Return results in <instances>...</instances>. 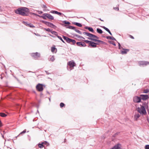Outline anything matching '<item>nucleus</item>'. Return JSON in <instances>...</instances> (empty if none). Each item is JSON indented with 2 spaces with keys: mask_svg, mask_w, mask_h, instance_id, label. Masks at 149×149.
<instances>
[{
  "mask_svg": "<svg viewBox=\"0 0 149 149\" xmlns=\"http://www.w3.org/2000/svg\"><path fill=\"white\" fill-rule=\"evenodd\" d=\"M133 101L135 103H139L141 101L140 96H135L133 98Z\"/></svg>",
  "mask_w": 149,
  "mask_h": 149,
  "instance_id": "7",
  "label": "nucleus"
},
{
  "mask_svg": "<svg viewBox=\"0 0 149 149\" xmlns=\"http://www.w3.org/2000/svg\"><path fill=\"white\" fill-rule=\"evenodd\" d=\"M45 24L49 26L52 28L54 29H56V26L53 24L52 23L48 22H46L45 23Z\"/></svg>",
  "mask_w": 149,
  "mask_h": 149,
  "instance_id": "13",
  "label": "nucleus"
},
{
  "mask_svg": "<svg viewBox=\"0 0 149 149\" xmlns=\"http://www.w3.org/2000/svg\"><path fill=\"white\" fill-rule=\"evenodd\" d=\"M36 88L39 91H42L43 90V85L40 84H38L36 86Z\"/></svg>",
  "mask_w": 149,
  "mask_h": 149,
  "instance_id": "6",
  "label": "nucleus"
},
{
  "mask_svg": "<svg viewBox=\"0 0 149 149\" xmlns=\"http://www.w3.org/2000/svg\"><path fill=\"white\" fill-rule=\"evenodd\" d=\"M24 23L26 25H28L31 27H34L33 25L31 24H28L26 22H24Z\"/></svg>",
  "mask_w": 149,
  "mask_h": 149,
  "instance_id": "25",
  "label": "nucleus"
},
{
  "mask_svg": "<svg viewBox=\"0 0 149 149\" xmlns=\"http://www.w3.org/2000/svg\"><path fill=\"white\" fill-rule=\"evenodd\" d=\"M73 30H74L76 32H77V33L80 34H81V32L80 31L76 29L75 28Z\"/></svg>",
  "mask_w": 149,
  "mask_h": 149,
  "instance_id": "31",
  "label": "nucleus"
},
{
  "mask_svg": "<svg viewBox=\"0 0 149 149\" xmlns=\"http://www.w3.org/2000/svg\"><path fill=\"white\" fill-rule=\"evenodd\" d=\"M51 33L52 34H54V35L56 36L57 37V36H58V34H57V33L56 31H52Z\"/></svg>",
  "mask_w": 149,
  "mask_h": 149,
  "instance_id": "29",
  "label": "nucleus"
},
{
  "mask_svg": "<svg viewBox=\"0 0 149 149\" xmlns=\"http://www.w3.org/2000/svg\"><path fill=\"white\" fill-rule=\"evenodd\" d=\"M47 18L51 20H53L54 19V17L51 15L48 14Z\"/></svg>",
  "mask_w": 149,
  "mask_h": 149,
  "instance_id": "23",
  "label": "nucleus"
},
{
  "mask_svg": "<svg viewBox=\"0 0 149 149\" xmlns=\"http://www.w3.org/2000/svg\"><path fill=\"white\" fill-rule=\"evenodd\" d=\"M110 43L112 44L114 46H116V45L115 43L113 42H110Z\"/></svg>",
  "mask_w": 149,
  "mask_h": 149,
  "instance_id": "42",
  "label": "nucleus"
},
{
  "mask_svg": "<svg viewBox=\"0 0 149 149\" xmlns=\"http://www.w3.org/2000/svg\"><path fill=\"white\" fill-rule=\"evenodd\" d=\"M82 38H83V39H85V38H83V37H82Z\"/></svg>",
  "mask_w": 149,
  "mask_h": 149,
  "instance_id": "61",
  "label": "nucleus"
},
{
  "mask_svg": "<svg viewBox=\"0 0 149 149\" xmlns=\"http://www.w3.org/2000/svg\"><path fill=\"white\" fill-rule=\"evenodd\" d=\"M48 14L44 13L42 15V17L44 19H46L47 17V18Z\"/></svg>",
  "mask_w": 149,
  "mask_h": 149,
  "instance_id": "22",
  "label": "nucleus"
},
{
  "mask_svg": "<svg viewBox=\"0 0 149 149\" xmlns=\"http://www.w3.org/2000/svg\"><path fill=\"white\" fill-rule=\"evenodd\" d=\"M26 132V130H24L22 132L20 133L19 134V135H20V134H24Z\"/></svg>",
  "mask_w": 149,
  "mask_h": 149,
  "instance_id": "41",
  "label": "nucleus"
},
{
  "mask_svg": "<svg viewBox=\"0 0 149 149\" xmlns=\"http://www.w3.org/2000/svg\"><path fill=\"white\" fill-rule=\"evenodd\" d=\"M147 120H148V122L149 123V118L147 119Z\"/></svg>",
  "mask_w": 149,
  "mask_h": 149,
  "instance_id": "57",
  "label": "nucleus"
},
{
  "mask_svg": "<svg viewBox=\"0 0 149 149\" xmlns=\"http://www.w3.org/2000/svg\"><path fill=\"white\" fill-rule=\"evenodd\" d=\"M137 111L141 114L145 115L146 113L145 108L143 106H141V107H138Z\"/></svg>",
  "mask_w": 149,
  "mask_h": 149,
  "instance_id": "3",
  "label": "nucleus"
},
{
  "mask_svg": "<svg viewBox=\"0 0 149 149\" xmlns=\"http://www.w3.org/2000/svg\"><path fill=\"white\" fill-rule=\"evenodd\" d=\"M56 49V48L55 47H52L51 48V50L52 52H54L55 50Z\"/></svg>",
  "mask_w": 149,
  "mask_h": 149,
  "instance_id": "33",
  "label": "nucleus"
},
{
  "mask_svg": "<svg viewBox=\"0 0 149 149\" xmlns=\"http://www.w3.org/2000/svg\"><path fill=\"white\" fill-rule=\"evenodd\" d=\"M64 104L62 102L60 104V106L61 107H63L64 106Z\"/></svg>",
  "mask_w": 149,
  "mask_h": 149,
  "instance_id": "39",
  "label": "nucleus"
},
{
  "mask_svg": "<svg viewBox=\"0 0 149 149\" xmlns=\"http://www.w3.org/2000/svg\"><path fill=\"white\" fill-rule=\"evenodd\" d=\"M49 100L50 101V98H49Z\"/></svg>",
  "mask_w": 149,
  "mask_h": 149,
  "instance_id": "63",
  "label": "nucleus"
},
{
  "mask_svg": "<svg viewBox=\"0 0 149 149\" xmlns=\"http://www.w3.org/2000/svg\"><path fill=\"white\" fill-rule=\"evenodd\" d=\"M149 92V90L148 89H146L144 90L143 93H147Z\"/></svg>",
  "mask_w": 149,
  "mask_h": 149,
  "instance_id": "34",
  "label": "nucleus"
},
{
  "mask_svg": "<svg viewBox=\"0 0 149 149\" xmlns=\"http://www.w3.org/2000/svg\"><path fill=\"white\" fill-rule=\"evenodd\" d=\"M129 51V49H123V50L121 51V53L122 54H126L127 52Z\"/></svg>",
  "mask_w": 149,
  "mask_h": 149,
  "instance_id": "18",
  "label": "nucleus"
},
{
  "mask_svg": "<svg viewBox=\"0 0 149 149\" xmlns=\"http://www.w3.org/2000/svg\"><path fill=\"white\" fill-rule=\"evenodd\" d=\"M146 104V102H145V103H143V105H145V104Z\"/></svg>",
  "mask_w": 149,
  "mask_h": 149,
  "instance_id": "55",
  "label": "nucleus"
},
{
  "mask_svg": "<svg viewBox=\"0 0 149 149\" xmlns=\"http://www.w3.org/2000/svg\"><path fill=\"white\" fill-rule=\"evenodd\" d=\"M145 149H149V145H147L146 146Z\"/></svg>",
  "mask_w": 149,
  "mask_h": 149,
  "instance_id": "40",
  "label": "nucleus"
},
{
  "mask_svg": "<svg viewBox=\"0 0 149 149\" xmlns=\"http://www.w3.org/2000/svg\"><path fill=\"white\" fill-rule=\"evenodd\" d=\"M105 30H106L107 31H108V30H109V29L107 28H105Z\"/></svg>",
  "mask_w": 149,
  "mask_h": 149,
  "instance_id": "50",
  "label": "nucleus"
},
{
  "mask_svg": "<svg viewBox=\"0 0 149 149\" xmlns=\"http://www.w3.org/2000/svg\"><path fill=\"white\" fill-rule=\"evenodd\" d=\"M129 37L130 38H131L132 39H134V37L132 36L131 35H129Z\"/></svg>",
  "mask_w": 149,
  "mask_h": 149,
  "instance_id": "45",
  "label": "nucleus"
},
{
  "mask_svg": "<svg viewBox=\"0 0 149 149\" xmlns=\"http://www.w3.org/2000/svg\"><path fill=\"white\" fill-rule=\"evenodd\" d=\"M48 143L46 141L42 142L41 143H39L38 144V149H45V145H47Z\"/></svg>",
  "mask_w": 149,
  "mask_h": 149,
  "instance_id": "4",
  "label": "nucleus"
},
{
  "mask_svg": "<svg viewBox=\"0 0 149 149\" xmlns=\"http://www.w3.org/2000/svg\"><path fill=\"white\" fill-rule=\"evenodd\" d=\"M0 116L2 117H5L7 116V115L3 113H0Z\"/></svg>",
  "mask_w": 149,
  "mask_h": 149,
  "instance_id": "27",
  "label": "nucleus"
},
{
  "mask_svg": "<svg viewBox=\"0 0 149 149\" xmlns=\"http://www.w3.org/2000/svg\"><path fill=\"white\" fill-rule=\"evenodd\" d=\"M84 35L91 38H93L94 36V35L93 34L87 32H84Z\"/></svg>",
  "mask_w": 149,
  "mask_h": 149,
  "instance_id": "15",
  "label": "nucleus"
},
{
  "mask_svg": "<svg viewBox=\"0 0 149 149\" xmlns=\"http://www.w3.org/2000/svg\"><path fill=\"white\" fill-rule=\"evenodd\" d=\"M140 115L139 113H136L134 116V118L136 120H137V119L140 117Z\"/></svg>",
  "mask_w": 149,
  "mask_h": 149,
  "instance_id": "20",
  "label": "nucleus"
},
{
  "mask_svg": "<svg viewBox=\"0 0 149 149\" xmlns=\"http://www.w3.org/2000/svg\"><path fill=\"white\" fill-rule=\"evenodd\" d=\"M118 46H119V49H121V46L120 44L119 43H118Z\"/></svg>",
  "mask_w": 149,
  "mask_h": 149,
  "instance_id": "48",
  "label": "nucleus"
},
{
  "mask_svg": "<svg viewBox=\"0 0 149 149\" xmlns=\"http://www.w3.org/2000/svg\"><path fill=\"white\" fill-rule=\"evenodd\" d=\"M93 38H96V39H98L99 38H98V37H97V36H95V35H94V36Z\"/></svg>",
  "mask_w": 149,
  "mask_h": 149,
  "instance_id": "46",
  "label": "nucleus"
},
{
  "mask_svg": "<svg viewBox=\"0 0 149 149\" xmlns=\"http://www.w3.org/2000/svg\"><path fill=\"white\" fill-rule=\"evenodd\" d=\"M65 26L66 27V28H68V29H73V30L74 29H75V27H74L72 26H67V25H66Z\"/></svg>",
  "mask_w": 149,
  "mask_h": 149,
  "instance_id": "24",
  "label": "nucleus"
},
{
  "mask_svg": "<svg viewBox=\"0 0 149 149\" xmlns=\"http://www.w3.org/2000/svg\"><path fill=\"white\" fill-rule=\"evenodd\" d=\"M68 65H69L70 68H73L76 65V64L73 61H70L68 63Z\"/></svg>",
  "mask_w": 149,
  "mask_h": 149,
  "instance_id": "12",
  "label": "nucleus"
},
{
  "mask_svg": "<svg viewBox=\"0 0 149 149\" xmlns=\"http://www.w3.org/2000/svg\"><path fill=\"white\" fill-rule=\"evenodd\" d=\"M77 45L80 47H84L86 46V44L84 42H77L76 43Z\"/></svg>",
  "mask_w": 149,
  "mask_h": 149,
  "instance_id": "11",
  "label": "nucleus"
},
{
  "mask_svg": "<svg viewBox=\"0 0 149 149\" xmlns=\"http://www.w3.org/2000/svg\"><path fill=\"white\" fill-rule=\"evenodd\" d=\"M84 42L87 43L89 44V45L90 44V43H91V41H90L88 40H85L84 41Z\"/></svg>",
  "mask_w": 149,
  "mask_h": 149,
  "instance_id": "38",
  "label": "nucleus"
},
{
  "mask_svg": "<svg viewBox=\"0 0 149 149\" xmlns=\"http://www.w3.org/2000/svg\"><path fill=\"white\" fill-rule=\"evenodd\" d=\"M74 24L79 27H81L82 26V25L80 23H79L75 22L74 23Z\"/></svg>",
  "mask_w": 149,
  "mask_h": 149,
  "instance_id": "28",
  "label": "nucleus"
},
{
  "mask_svg": "<svg viewBox=\"0 0 149 149\" xmlns=\"http://www.w3.org/2000/svg\"><path fill=\"white\" fill-rule=\"evenodd\" d=\"M31 56L33 57L35 59H37L40 57V54L38 52L33 53L31 54Z\"/></svg>",
  "mask_w": 149,
  "mask_h": 149,
  "instance_id": "5",
  "label": "nucleus"
},
{
  "mask_svg": "<svg viewBox=\"0 0 149 149\" xmlns=\"http://www.w3.org/2000/svg\"><path fill=\"white\" fill-rule=\"evenodd\" d=\"M29 12V10L28 8L24 7L18 8L15 10L16 14L23 16H27Z\"/></svg>",
  "mask_w": 149,
  "mask_h": 149,
  "instance_id": "1",
  "label": "nucleus"
},
{
  "mask_svg": "<svg viewBox=\"0 0 149 149\" xmlns=\"http://www.w3.org/2000/svg\"><path fill=\"white\" fill-rule=\"evenodd\" d=\"M63 23L68 24H70V23L69 22H67L66 21H63Z\"/></svg>",
  "mask_w": 149,
  "mask_h": 149,
  "instance_id": "37",
  "label": "nucleus"
},
{
  "mask_svg": "<svg viewBox=\"0 0 149 149\" xmlns=\"http://www.w3.org/2000/svg\"><path fill=\"white\" fill-rule=\"evenodd\" d=\"M102 28H103L104 29H105V28H106V27L104 26H103L102 27Z\"/></svg>",
  "mask_w": 149,
  "mask_h": 149,
  "instance_id": "54",
  "label": "nucleus"
},
{
  "mask_svg": "<svg viewBox=\"0 0 149 149\" xmlns=\"http://www.w3.org/2000/svg\"><path fill=\"white\" fill-rule=\"evenodd\" d=\"M107 32L109 33L110 32V31H109V30H108V31H107Z\"/></svg>",
  "mask_w": 149,
  "mask_h": 149,
  "instance_id": "59",
  "label": "nucleus"
},
{
  "mask_svg": "<svg viewBox=\"0 0 149 149\" xmlns=\"http://www.w3.org/2000/svg\"><path fill=\"white\" fill-rule=\"evenodd\" d=\"M121 145L120 143H117L110 149H120L121 148Z\"/></svg>",
  "mask_w": 149,
  "mask_h": 149,
  "instance_id": "10",
  "label": "nucleus"
},
{
  "mask_svg": "<svg viewBox=\"0 0 149 149\" xmlns=\"http://www.w3.org/2000/svg\"><path fill=\"white\" fill-rule=\"evenodd\" d=\"M55 60V58H54V57L53 56H52L50 58L49 61H54Z\"/></svg>",
  "mask_w": 149,
  "mask_h": 149,
  "instance_id": "32",
  "label": "nucleus"
},
{
  "mask_svg": "<svg viewBox=\"0 0 149 149\" xmlns=\"http://www.w3.org/2000/svg\"><path fill=\"white\" fill-rule=\"evenodd\" d=\"M85 29H88L89 31L91 32L92 33H94V31L92 27H89L88 26H86L85 27Z\"/></svg>",
  "mask_w": 149,
  "mask_h": 149,
  "instance_id": "19",
  "label": "nucleus"
},
{
  "mask_svg": "<svg viewBox=\"0 0 149 149\" xmlns=\"http://www.w3.org/2000/svg\"><path fill=\"white\" fill-rule=\"evenodd\" d=\"M1 134L2 135V137H3V138H4V136L3 134H2L1 133Z\"/></svg>",
  "mask_w": 149,
  "mask_h": 149,
  "instance_id": "53",
  "label": "nucleus"
},
{
  "mask_svg": "<svg viewBox=\"0 0 149 149\" xmlns=\"http://www.w3.org/2000/svg\"><path fill=\"white\" fill-rule=\"evenodd\" d=\"M84 35L91 38H93L94 36V35L93 34L87 32H84Z\"/></svg>",
  "mask_w": 149,
  "mask_h": 149,
  "instance_id": "16",
  "label": "nucleus"
},
{
  "mask_svg": "<svg viewBox=\"0 0 149 149\" xmlns=\"http://www.w3.org/2000/svg\"><path fill=\"white\" fill-rule=\"evenodd\" d=\"M33 14H34V15H36V14H35V13H33Z\"/></svg>",
  "mask_w": 149,
  "mask_h": 149,
  "instance_id": "60",
  "label": "nucleus"
},
{
  "mask_svg": "<svg viewBox=\"0 0 149 149\" xmlns=\"http://www.w3.org/2000/svg\"><path fill=\"white\" fill-rule=\"evenodd\" d=\"M50 35V36H52V37H54V36H53L52 35H51V34H50V35Z\"/></svg>",
  "mask_w": 149,
  "mask_h": 149,
  "instance_id": "58",
  "label": "nucleus"
},
{
  "mask_svg": "<svg viewBox=\"0 0 149 149\" xmlns=\"http://www.w3.org/2000/svg\"><path fill=\"white\" fill-rule=\"evenodd\" d=\"M50 12L52 13H54L58 14L60 16H61L62 14V13L60 12H59L55 10H52Z\"/></svg>",
  "mask_w": 149,
  "mask_h": 149,
  "instance_id": "17",
  "label": "nucleus"
},
{
  "mask_svg": "<svg viewBox=\"0 0 149 149\" xmlns=\"http://www.w3.org/2000/svg\"><path fill=\"white\" fill-rule=\"evenodd\" d=\"M57 37L61 40L63 42L65 43V42L63 40L61 37L59 36H57Z\"/></svg>",
  "mask_w": 149,
  "mask_h": 149,
  "instance_id": "35",
  "label": "nucleus"
},
{
  "mask_svg": "<svg viewBox=\"0 0 149 149\" xmlns=\"http://www.w3.org/2000/svg\"><path fill=\"white\" fill-rule=\"evenodd\" d=\"M88 39L89 40L93 41L96 42H94L91 41L90 44L89 45V46H91L93 47H97L96 45H98L99 44L97 43H99L100 44H104L105 42L102 41L101 40H97L94 38H88Z\"/></svg>",
  "mask_w": 149,
  "mask_h": 149,
  "instance_id": "2",
  "label": "nucleus"
},
{
  "mask_svg": "<svg viewBox=\"0 0 149 149\" xmlns=\"http://www.w3.org/2000/svg\"><path fill=\"white\" fill-rule=\"evenodd\" d=\"M97 31L98 33L100 34L102 33L103 32L102 31L101 29L98 28L97 29Z\"/></svg>",
  "mask_w": 149,
  "mask_h": 149,
  "instance_id": "26",
  "label": "nucleus"
},
{
  "mask_svg": "<svg viewBox=\"0 0 149 149\" xmlns=\"http://www.w3.org/2000/svg\"><path fill=\"white\" fill-rule=\"evenodd\" d=\"M99 19L100 20L102 21V22L104 21L103 20L101 19V18H99Z\"/></svg>",
  "mask_w": 149,
  "mask_h": 149,
  "instance_id": "51",
  "label": "nucleus"
},
{
  "mask_svg": "<svg viewBox=\"0 0 149 149\" xmlns=\"http://www.w3.org/2000/svg\"><path fill=\"white\" fill-rule=\"evenodd\" d=\"M139 65H146L148 64H149V62L145 61H141L139 62Z\"/></svg>",
  "mask_w": 149,
  "mask_h": 149,
  "instance_id": "8",
  "label": "nucleus"
},
{
  "mask_svg": "<svg viewBox=\"0 0 149 149\" xmlns=\"http://www.w3.org/2000/svg\"><path fill=\"white\" fill-rule=\"evenodd\" d=\"M3 133L4 134L5 133V132L4 131H3Z\"/></svg>",
  "mask_w": 149,
  "mask_h": 149,
  "instance_id": "62",
  "label": "nucleus"
},
{
  "mask_svg": "<svg viewBox=\"0 0 149 149\" xmlns=\"http://www.w3.org/2000/svg\"><path fill=\"white\" fill-rule=\"evenodd\" d=\"M140 96L141 100H146L148 99L149 98L148 95H141Z\"/></svg>",
  "mask_w": 149,
  "mask_h": 149,
  "instance_id": "9",
  "label": "nucleus"
},
{
  "mask_svg": "<svg viewBox=\"0 0 149 149\" xmlns=\"http://www.w3.org/2000/svg\"><path fill=\"white\" fill-rule=\"evenodd\" d=\"M42 8H47V7L45 5H43V6H42Z\"/></svg>",
  "mask_w": 149,
  "mask_h": 149,
  "instance_id": "44",
  "label": "nucleus"
},
{
  "mask_svg": "<svg viewBox=\"0 0 149 149\" xmlns=\"http://www.w3.org/2000/svg\"><path fill=\"white\" fill-rule=\"evenodd\" d=\"M113 9L115 10H116L117 9V10H119L118 8L114 7L113 8Z\"/></svg>",
  "mask_w": 149,
  "mask_h": 149,
  "instance_id": "47",
  "label": "nucleus"
},
{
  "mask_svg": "<svg viewBox=\"0 0 149 149\" xmlns=\"http://www.w3.org/2000/svg\"><path fill=\"white\" fill-rule=\"evenodd\" d=\"M71 42L72 43H71V44L74 45L76 43V41L72 39Z\"/></svg>",
  "mask_w": 149,
  "mask_h": 149,
  "instance_id": "36",
  "label": "nucleus"
},
{
  "mask_svg": "<svg viewBox=\"0 0 149 149\" xmlns=\"http://www.w3.org/2000/svg\"><path fill=\"white\" fill-rule=\"evenodd\" d=\"M46 72V73L47 74H49V73H48L47 71H45Z\"/></svg>",
  "mask_w": 149,
  "mask_h": 149,
  "instance_id": "52",
  "label": "nucleus"
},
{
  "mask_svg": "<svg viewBox=\"0 0 149 149\" xmlns=\"http://www.w3.org/2000/svg\"><path fill=\"white\" fill-rule=\"evenodd\" d=\"M119 133V132H117L116 134H115L114 135H113V136L115 137L116 136V135H117Z\"/></svg>",
  "mask_w": 149,
  "mask_h": 149,
  "instance_id": "43",
  "label": "nucleus"
},
{
  "mask_svg": "<svg viewBox=\"0 0 149 149\" xmlns=\"http://www.w3.org/2000/svg\"><path fill=\"white\" fill-rule=\"evenodd\" d=\"M63 38L64 40H66V42L68 43H71V41L72 40V39L70 38L67 37L65 36H63Z\"/></svg>",
  "mask_w": 149,
  "mask_h": 149,
  "instance_id": "14",
  "label": "nucleus"
},
{
  "mask_svg": "<svg viewBox=\"0 0 149 149\" xmlns=\"http://www.w3.org/2000/svg\"><path fill=\"white\" fill-rule=\"evenodd\" d=\"M44 30L46 31L49 32H51L52 29H51L49 28L46 29V28H44Z\"/></svg>",
  "mask_w": 149,
  "mask_h": 149,
  "instance_id": "30",
  "label": "nucleus"
},
{
  "mask_svg": "<svg viewBox=\"0 0 149 149\" xmlns=\"http://www.w3.org/2000/svg\"><path fill=\"white\" fill-rule=\"evenodd\" d=\"M106 38L107 39H111V40H116L115 38L113 37H111L110 36H107L106 37Z\"/></svg>",
  "mask_w": 149,
  "mask_h": 149,
  "instance_id": "21",
  "label": "nucleus"
},
{
  "mask_svg": "<svg viewBox=\"0 0 149 149\" xmlns=\"http://www.w3.org/2000/svg\"><path fill=\"white\" fill-rule=\"evenodd\" d=\"M109 33L110 34V35H112V33H111L110 32Z\"/></svg>",
  "mask_w": 149,
  "mask_h": 149,
  "instance_id": "56",
  "label": "nucleus"
},
{
  "mask_svg": "<svg viewBox=\"0 0 149 149\" xmlns=\"http://www.w3.org/2000/svg\"><path fill=\"white\" fill-rule=\"evenodd\" d=\"M39 14H42L43 13L42 12V11H39Z\"/></svg>",
  "mask_w": 149,
  "mask_h": 149,
  "instance_id": "49",
  "label": "nucleus"
}]
</instances>
